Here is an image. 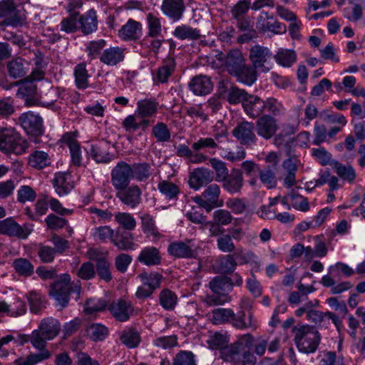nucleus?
I'll return each instance as SVG.
<instances>
[{"label": "nucleus", "instance_id": "nucleus-1", "mask_svg": "<svg viewBox=\"0 0 365 365\" xmlns=\"http://www.w3.org/2000/svg\"><path fill=\"white\" fill-rule=\"evenodd\" d=\"M61 323L53 317L43 319L37 329L34 330L29 336L31 344L41 351L31 354L26 357H21L15 361L16 365H35L51 356V353L46 349V341L56 337L61 331Z\"/></svg>", "mask_w": 365, "mask_h": 365}, {"label": "nucleus", "instance_id": "nucleus-2", "mask_svg": "<svg viewBox=\"0 0 365 365\" xmlns=\"http://www.w3.org/2000/svg\"><path fill=\"white\" fill-rule=\"evenodd\" d=\"M294 341L298 350L304 354L316 351L320 342L319 331L308 324L293 327Z\"/></svg>", "mask_w": 365, "mask_h": 365}, {"label": "nucleus", "instance_id": "nucleus-3", "mask_svg": "<svg viewBox=\"0 0 365 365\" xmlns=\"http://www.w3.org/2000/svg\"><path fill=\"white\" fill-rule=\"evenodd\" d=\"M252 314H249V320L245 319V313L240 311L235 314L232 309L217 308L212 312L211 321L215 324H223L230 323L232 326L239 329H246L248 328H255L252 322Z\"/></svg>", "mask_w": 365, "mask_h": 365}, {"label": "nucleus", "instance_id": "nucleus-4", "mask_svg": "<svg viewBox=\"0 0 365 365\" xmlns=\"http://www.w3.org/2000/svg\"><path fill=\"white\" fill-rule=\"evenodd\" d=\"M212 294H207L204 302L208 306L222 305L231 301L228 293L232 290V279L226 276H217L209 283Z\"/></svg>", "mask_w": 365, "mask_h": 365}, {"label": "nucleus", "instance_id": "nucleus-5", "mask_svg": "<svg viewBox=\"0 0 365 365\" xmlns=\"http://www.w3.org/2000/svg\"><path fill=\"white\" fill-rule=\"evenodd\" d=\"M28 148V143L13 128H0V150L21 155Z\"/></svg>", "mask_w": 365, "mask_h": 365}, {"label": "nucleus", "instance_id": "nucleus-6", "mask_svg": "<svg viewBox=\"0 0 365 365\" xmlns=\"http://www.w3.org/2000/svg\"><path fill=\"white\" fill-rule=\"evenodd\" d=\"M0 21L1 27L10 26L14 28L22 27L26 24V17L17 9L14 0L0 1Z\"/></svg>", "mask_w": 365, "mask_h": 365}, {"label": "nucleus", "instance_id": "nucleus-7", "mask_svg": "<svg viewBox=\"0 0 365 365\" xmlns=\"http://www.w3.org/2000/svg\"><path fill=\"white\" fill-rule=\"evenodd\" d=\"M81 287L78 284L73 286L68 274H63L52 284L50 294L56 300L61 308L67 306L71 292L79 293Z\"/></svg>", "mask_w": 365, "mask_h": 365}, {"label": "nucleus", "instance_id": "nucleus-8", "mask_svg": "<svg viewBox=\"0 0 365 365\" xmlns=\"http://www.w3.org/2000/svg\"><path fill=\"white\" fill-rule=\"evenodd\" d=\"M220 187L217 184H210L201 195L194 198V201L207 212H210L215 207L222 206L223 201L220 198Z\"/></svg>", "mask_w": 365, "mask_h": 365}, {"label": "nucleus", "instance_id": "nucleus-9", "mask_svg": "<svg viewBox=\"0 0 365 365\" xmlns=\"http://www.w3.org/2000/svg\"><path fill=\"white\" fill-rule=\"evenodd\" d=\"M272 56L270 50L262 46L255 45L250 49L249 58L255 69L259 72L266 73L271 69Z\"/></svg>", "mask_w": 365, "mask_h": 365}, {"label": "nucleus", "instance_id": "nucleus-10", "mask_svg": "<svg viewBox=\"0 0 365 365\" xmlns=\"http://www.w3.org/2000/svg\"><path fill=\"white\" fill-rule=\"evenodd\" d=\"M256 131L264 140L273 138L279 130L277 120L271 115L263 114L255 122Z\"/></svg>", "mask_w": 365, "mask_h": 365}, {"label": "nucleus", "instance_id": "nucleus-11", "mask_svg": "<svg viewBox=\"0 0 365 365\" xmlns=\"http://www.w3.org/2000/svg\"><path fill=\"white\" fill-rule=\"evenodd\" d=\"M131 165L120 161L111 171V182L115 189L129 185L133 178Z\"/></svg>", "mask_w": 365, "mask_h": 365}, {"label": "nucleus", "instance_id": "nucleus-12", "mask_svg": "<svg viewBox=\"0 0 365 365\" xmlns=\"http://www.w3.org/2000/svg\"><path fill=\"white\" fill-rule=\"evenodd\" d=\"M256 27L263 33L271 32L274 34H282L287 31V27L284 24L277 21L273 15L265 11L261 12L257 17Z\"/></svg>", "mask_w": 365, "mask_h": 365}, {"label": "nucleus", "instance_id": "nucleus-13", "mask_svg": "<svg viewBox=\"0 0 365 365\" xmlns=\"http://www.w3.org/2000/svg\"><path fill=\"white\" fill-rule=\"evenodd\" d=\"M115 190L116 197L123 204L134 208L140 203L142 191L137 185H128Z\"/></svg>", "mask_w": 365, "mask_h": 365}, {"label": "nucleus", "instance_id": "nucleus-14", "mask_svg": "<svg viewBox=\"0 0 365 365\" xmlns=\"http://www.w3.org/2000/svg\"><path fill=\"white\" fill-rule=\"evenodd\" d=\"M255 125L252 122L244 120L232 130V135L242 145L254 144L257 141V136L255 133Z\"/></svg>", "mask_w": 365, "mask_h": 365}, {"label": "nucleus", "instance_id": "nucleus-15", "mask_svg": "<svg viewBox=\"0 0 365 365\" xmlns=\"http://www.w3.org/2000/svg\"><path fill=\"white\" fill-rule=\"evenodd\" d=\"M19 123L29 135L38 136L43 133L42 119L38 115L24 113L19 116Z\"/></svg>", "mask_w": 365, "mask_h": 365}, {"label": "nucleus", "instance_id": "nucleus-16", "mask_svg": "<svg viewBox=\"0 0 365 365\" xmlns=\"http://www.w3.org/2000/svg\"><path fill=\"white\" fill-rule=\"evenodd\" d=\"M30 230L19 225L14 218L8 217L0 220V234L8 237H16L26 239L30 234Z\"/></svg>", "mask_w": 365, "mask_h": 365}, {"label": "nucleus", "instance_id": "nucleus-17", "mask_svg": "<svg viewBox=\"0 0 365 365\" xmlns=\"http://www.w3.org/2000/svg\"><path fill=\"white\" fill-rule=\"evenodd\" d=\"M108 310L118 321L125 322L133 314V307L130 302L119 299L108 306Z\"/></svg>", "mask_w": 365, "mask_h": 365}, {"label": "nucleus", "instance_id": "nucleus-18", "mask_svg": "<svg viewBox=\"0 0 365 365\" xmlns=\"http://www.w3.org/2000/svg\"><path fill=\"white\" fill-rule=\"evenodd\" d=\"M192 240H187L185 242H172L168 247V252L175 257L195 258L197 256V252L192 248Z\"/></svg>", "mask_w": 365, "mask_h": 365}, {"label": "nucleus", "instance_id": "nucleus-19", "mask_svg": "<svg viewBox=\"0 0 365 365\" xmlns=\"http://www.w3.org/2000/svg\"><path fill=\"white\" fill-rule=\"evenodd\" d=\"M319 305V302L317 299H315L314 302H307L295 311V315L298 317H301L303 314H306L308 321L315 324H320L325 317V313L313 309L314 307H317Z\"/></svg>", "mask_w": 365, "mask_h": 365}, {"label": "nucleus", "instance_id": "nucleus-20", "mask_svg": "<svg viewBox=\"0 0 365 365\" xmlns=\"http://www.w3.org/2000/svg\"><path fill=\"white\" fill-rule=\"evenodd\" d=\"M221 182H222V187L229 193H239L244 185L242 171L239 169H232Z\"/></svg>", "mask_w": 365, "mask_h": 365}, {"label": "nucleus", "instance_id": "nucleus-21", "mask_svg": "<svg viewBox=\"0 0 365 365\" xmlns=\"http://www.w3.org/2000/svg\"><path fill=\"white\" fill-rule=\"evenodd\" d=\"M98 19L96 11L91 9L86 13L78 16V30L83 34L88 35L97 30Z\"/></svg>", "mask_w": 365, "mask_h": 365}, {"label": "nucleus", "instance_id": "nucleus-22", "mask_svg": "<svg viewBox=\"0 0 365 365\" xmlns=\"http://www.w3.org/2000/svg\"><path fill=\"white\" fill-rule=\"evenodd\" d=\"M185 9L183 0H163L161 5L163 13L173 21L180 20Z\"/></svg>", "mask_w": 365, "mask_h": 365}, {"label": "nucleus", "instance_id": "nucleus-23", "mask_svg": "<svg viewBox=\"0 0 365 365\" xmlns=\"http://www.w3.org/2000/svg\"><path fill=\"white\" fill-rule=\"evenodd\" d=\"M214 179L213 173L207 168H197L190 175L189 185L195 190L200 189L202 185L210 183Z\"/></svg>", "mask_w": 365, "mask_h": 365}, {"label": "nucleus", "instance_id": "nucleus-24", "mask_svg": "<svg viewBox=\"0 0 365 365\" xmlns=\"http://www.w3.org/2000/svg\"><path fill=\"white\" fill-rule=\"evenodd\" d=\"M141 35L142 24L131 19L118 31L119 37L124 41L136 40Z\"/></svg>", "mask_w": 365, "mask_h": 365}, {"label": "nucleus", "instance_id": "nucleus-25", "mask_svg": "<svg viewBox=\"0 0 365 365\" xmlns=\"http://www.w3.org/2000/svg\"><path fill=\"white\" fill-rule=\"evenodd\" d=\"M189 87L194 94L205 96L210 93L213 85L210 78L204 75H198L191 79Z\"/></svg>", "mask_w": 365, "mask_h": 365}, {"label": "nucleus", "instance_id": "nucleus-26", "mask_svg": "<svg viewBox=\"0 0 365 365\" xmlns=\"http://www.w3.org/2000/svg\"><path fill=\"white\" fill-rule=\"evenodd\" d=\"M110 145L107 141H101L91 145L88 153L97 163H107L111 160L109 153Z\"/></svg>", "mask_w": 365, "mask_h": 365}, {"label": "nucleus", "instance_id": "nucleus-27", "mask_svg": "<svg viewBox=\"0 0 365 365\" xmlns=\"http://www.w3.org/2000/svg\"><path fill=\"white\" fill-rule=\"evenodd\" d=\"M125 57L124 49L118 46L109 47L100 56L101 63L113 66L123 61Z\"/></svg>", "mask_w": 365, "mask_h": 365}, {"label": "nucleus", "instance_id": "nucleus-28", "mask_svg": "<svg viewBox=\"0 0 365 365\" xmlns=\"http://www.w3.org/2000/svg\"><path fill=\"white\" fill-rule=\"evenodd\" d=\"M224 61L227 71L232 76L245 64V59L241 51L235 49L225 56Z\"/></svg>", "mask_w": 365, "mask_h": 365}, {"label": "nucleus", "instance_id": "nucleus-29", "mask_svg": "<svg viewBox=\"0 0 365 365\" xmlns=\"http://www.w3.org/2000/svg\"><path fill=\"white\" fill-rule=\"evenodd\" d=\"M14 85H19L16 96L25 98L26 104L32 105L31 101L36 94V86L28 78H25L21 81L15 82Z\"/></svg>", "mask_w": 365, "mask_h": 365}, {"label": "nucleus", "instance_id": "nucleus-30", "mask_svg": "<svg viewBox=\"0 0 365 365\" xmlns=\"http://www.w3.org/2000/svg\"><path fill=\"white\" fill-rule=\"evenodd\" d=\"M137 260L149 267L158 265L161 263L160 251L155 247H146L141 250Z\"/></svg>", "mask_w": 365, "mask_h": 365}, {"label": "nucleus", "instance_id": "nucleus-31", "mask_svg": "<svg viewBox=\"0 0 365 365\" xmlns=\"http://www.w3.org/2000/svg\"><path fill=\"white\" fill-rule=\"evenodd\" d=\"M242 107L247 115L252 118H259L263 113L262 99L257 96L248 95Z\"/></svg>", "mask_w": 365, "mask_h": 365}, {"label": "nucleus", "instance_id": "nucleus-32", "mask_svg": "<svg viewBox=\"0 0 365 365\" xmlns=\"http://www.w3.org/2000/svg\"><path fill=\"white\" fill-rule=\"evenodd\" d=\"M254 352L262 356L264 354L267 348L269 352H275L278 351L280 344L279 339L275 338L272 341H269L267 338L259 337L254 341Z\"/></svg>", "mask_w": 365, "mask_h": 365}, {"label": "nucleus", "instance_id": "nucleus-33", "mask_svg": "<svg viewBox=\"0 0 365 365\" xmlns=\"http://www.w3.org/2000/svg\"><path fill=\"white\" fill-rule=\"evenodd\" d=\"M175 68V62L173 58L165 59L163 64L156 70L154 81L158 83H166L173 74Z\"/></svg>", "mask_w": 365, "mask_h": 365}, {"label": "nucleus", "instance_id": "nucleus-34", "mask_svg": "<svg viewBox=\"0 0 365 365\" xmlns=\"http://www.w3.org/2000/svg\"><path fill=\"white\" fill-rule=\"evenodd\" d=\"M158 103L153 99H144L137 103L135 113L142 118L155 115L158 110Z\"/></svg>", "mask_w": 365, "mask_h": 365}, {"label": "nucleus", "instance_id": "nucleus-35", "mask_svg": "<svg viewBox=\"0 0 365 365\" xmlns=\"http://www.w3.org/2000/svg\"><path fill=\"white\" fill-rule=\"evenodd\" d=\"M257 71L253 66L245 63L232 76L236 77L239 82L250 86L257 80Z\"/></svg>", "mask_w": 365, "mask_h": 365}, {"label": "nucleus", "instance_id": "nucleus-36", "mask_svg": "<svg viewBox=\"0 0 365 365\" xmlns=\"http://www.w3.org/2000/svg\"><path fill=\"white\" fill-rule=\"evenodd\" d=\"M63 140L70 149L73 165L77 167L80 166L81 165V152L79 144L71 133L65 134L63 136Z\"/></svg>", "mask_w": 365, "mask_h": 365}, {"label": "nucleus", "instance_id": "nucleus-37", "mask_svg": "<svg viewBox=\"0 0 365 365\" xmlns=\"http://www.w3.org/2000/svg\"><path fill=\"white\" fill-rule=\"evenodd\" d=\"M71 176L66 173H58L53 180V185L59 196L68 194L73 188V182L70 180Z\"/></svg>", "mask_w": 365, "mask_h": 365}, {"label": "nucleus", "instance_id": "nucleus-38", "mask_svg": "<svg viewBox=\"0 0 365 365\" xmlns=\"http://www.w3.org/2000/svg\"><path fill=\"white\" fill-rule=\"evenodd\" d=\"M321 284L325 287H331V292L333 294H338L344 291L351 289L353 286L349 282H343L339 284H336L334 277L331 274H327L322 277Z\"/></svg>", "mask_w": 365, "mask_h": 365}, {"label": "nucleus", "instance_id": "nucleus-39", "mask_svg": "<svg viewBox=\"0 0 365 365\" xmlns=\"http://www.w3.org/2000/svg\"><path fill=\"white\" fill-rule=\"evenodd\" d=\"M221 357L227 362L239 363L242 359L241 348L239 343L235 342L223 348L221 351Z\"/></svg>", "mask_w": 365, "mask_h": 365}, {"label": "nucleus", "instance_id": "nucleus-40", "mask_svg": "<svg viewBox=\"0 0 365 365\" xmlns=\"http://www.w3.org/2000/svg\"><path fill=\"white\" fill-rule=\"evenodd\" d=\"M333 168L337 175L349 183H353L356 178L355 170L351 165H345L338 161L333 163Z\"/></svg>", "mask_w": 365, "mask_h": 365}, {"label": "nucleus", "instance_id": "nucleus-41", "mask_svg": "<svg viewBox=\"0 0 365 365\" xmlns=\"http://www.w3.org/2000/svg\"><path fill=\"white\" fill-rule=\"evenodd\" d=\"M12 266L15 272L21 277H30L34 272V266L26 258L15 259L12 262Z\"/></svg>", "mask_w": 365, "mask_h": 365}, {"label": "nucleus", "instance_id": "nucleus-42", "mask_svg": "<svg viewBox=\"0 0 365 365\" xmlns=\"http://www.w3.org/2000/svg\"><path fill=\"white\" fill-rule=\"evenodd\" d=\"M6 67L9 76L14 79L22 78L26 74L25 62L21 58L10 61L8 62Z\"/></svg>", "mask_w": 365, "mask_h": 365}, {"label": "nucleus", "instance_id": "nucleus-43", "mask_svg": "<svg viewBox=\"0 0 365 365\" xmlns=\"http://www.w3.org/2000/svg\"><path fill=\"white\" fill-rule=\"evenodd\" d=\"M282 168L286 173V176L284 180V185L287 187H290L296 182L297 166L292 159L289 158L282 163Z\"/></svg>", "mask_w": 365, "mask_h": 365}, {"label": "nucleus", "instance_id": "nucleus-44", "mask_svg": "<svg viewBox=\"0 0 365 365\" xmlns=\"http://www.w3.org/2000/svg\"><path fill=\"white\" fill-rule=\"evenodd\" d=\"M173 34L180 40H197L200 37L199 30L184 24L177 26L174 30Z\"/></svg>", "mask_w": 365, "mask_h": 365}, {"label": "nucleus", "instance_id": "nucleus-45", "mask_svg": "<svg viewBox=\"0 0 365 365\" xmlns=\"http://www.w3.org/2000/svg\"><path fill=\"white\" fill-rule=\"evenodd\" d=\"M140 340V335L135 329L130 328L125 329L120 334V341L130 349L137 347Z\"/></svg>", "mask_w": 365, "mask_h": 365}, {"label": "nucleus", "instance_id": "nucleus-46", "mask_svg": "<svg viewBox=\"0 0 365 365\" xmlns=\"http://www.w3.org/2000/svg\"><path fill=\"white\" fill-rule=\"evenodd\" d=\"M274 58L280 66L290 67L296 61L297 55L292 50L280 48Z\"/></svg>", "mask_w": 365, "mask_h": 365}, {"label": "nucleus", "instance_id": "nucleus-47", "mask_svg": "<svg viewBox=\"0 0 365 365\" xmlns=\"http://www.w3.org/2000/svg\"><path fill=\"white\" fill-rule=\"evenodd\" d=\"M216 264L219 269V271L225 273H232L237 267V262L234 257V255H227L222 257H220L216 260Z\"/></svg>", "mask_w": 365, "mask_h": 365}, {"label": "nucleus", "instance_id": "nucleus-48", "mask_svg": "<svg viewBox=\"0 0 365 365\" xmlns=\"http://www.w3.org/2000/svg\"><path fill=\"white\" fill-rule=\"evenodd\" d=\"M29 164L33 168L42 169L50 164V158L46 153L36 150L30 155Z\"/></svg>", "mask_w": 365, "mask_h": 365}, {"label": "nucleus", "instance_id": "nucleus-49", "mask_svg": "<svg viewBox=\"0 0 365 365\" xmlns=\"http://www.w3.org/2000/svg\"><path fill=\"white\" fill-rule=\"evenodd\" d=\"M133 178L140 182L147 180L150 176V165L148 163H134L131 165Z\"/></svg>", "mask_w": 365, "mask_h": 365}, {"label": "nucleus", "instance_id": "nucleus-50", "mask_svg": "<svg viewBox=\"0 0 365 365\" xmlns=\"http://www.w3.org/2000/svg\"><path fill=\"white\" fill-rule=\"evenodd\" d=\"M262 105L263 112L266 111L273 117L280 115L284 109L282 103L274 97H269L262 100Z\"/></svg>", "mask_w": 365, "mask_h": 365}, {"label": "nucleus", "instance_id": "nucleus-51", "mask_svg": "<svg viewBox=\"0 0 365 365\" xmlns=\"http://www.w3.org/2000/svg\"><path fill=\"white\" fill-rule=\"evenodd\" d=\"M30 310L34 314H38L46 307L45 299L36 292H30L27 295Z\"/></svg>", "mask_w": 365, "mask_h": 365}, {"label": "nucleus", "instance_id": "nucleus-52", "mask_svg": "<svg viewBox=\"0 0 365 365\" xmlns=\"http://www.w3.org/2000/svg\"><path fill=\"white\" fill-rule=\"evenodd\" d=\"M143 284L155 291L159 288L163 279V276L157 272H144L139 274Z\"/></svg>", "mask_w": 365, "mask_h": 365}, {"label": "nucleus", "instance_id": "nucleus-53", "mask_svg": "<svg viewBox=\"0 0 365 365\" xmlns=\"http://www.w3.org/2000/svg\"><path fill=\"white\" fill-rule=\"evenodd\" d=\"M159 300L160 305L165 309L173 310L177 304L178 297L174 292L166 289L160 292Z\"/></svg>", "mask_w": 365, "mask_h": 365}, {"label": "nucleus", "instance_id": "nucleus-54", "mask_svg": "<svg viewBox=\"0 0 365 365\" xmlns=\"http://www.w3.org/2000/svg\"><path fill=\"white\" fill-rule=\"evenodd\" d=\"M75 81L79 89H85L88 86V74L84 63L78 64L74 70Z\"/></svg>", "mask_w": 365, "mask_h": 365}, {"label": "nucleus", "instance_id": "nucleus-55", "mask_svg": "<svg viewBox=\"0 0 365 365\" xmlns=\"http://www.w3.org/2000/svg\"><path fill=\"white\" fill-rule=\"evenodd\" d=\"M211 167L214 169L215 173V180L217 182H222L229 175L228 168L226 164L215 158L209 160Z\"/></svg>", "mask_w": 365, "mask_h": 365}, {"label": "nucleus", "instance_id": "nucleus-56", "mask_svg": "<svg viewBox=\"0 0 365 365\" xmlns=\"http://www.w3.org/2000/svg\"><path fill=\"white\" fill-rule=\"evenodd\" d=\"M111 242L120 250H132L135 249V243L133 242V236L132 234L128 235H115L111 239Z\"/></svg>", "mask_w": 365, "mask_h": 365}, {"label": "nucleus", "instance_id": "nucleus-57", "mask_svg": "<svg viewBox=\"0 0 365 365\" xmlns=\"http://www.w3.org/2000/svg\"><path fill=\"white\" fill-rule=\"evenodd\" d=\"M152 134L160 143L168 142L171 138L170 131L167 125L162 122H159L153 126Z\"/></svg>", "mask_w": 365, "mask_h": 365}, {"label": "nucleus", "instance_id": "nucleus-58", "mask_svg": "<svg viewBox=\"0 0 365 365\" xmlns=\"http://www.w3.org/2000/svg\"><path fill=\"white\" fill-rule=\"evenodd\" d=\"M248 93L245 92L244 90L237 88V86H231L227 91V100L231 104H237L242 103L243 105V101H245V99L248 96Z\"/></svg>", "mask_w": 365, "mask_h": 365}, {"label": "nucleus", "instance_id": "nucleus-59", "mask_svg": "<svg viewBox=\"0 0 365 365\" xmlns=\"http://www.w3.org/2000/svg\"><path fill=\"white\" fill-rule=\"evenodd\" d=\"M158 188L160 192L168 199L176 198L180 193V188L177 185L168 180H163L158 183Z\"/></svg>", "mask_w": 365, "mask_h": 365}, {"label": "nucleus", "instance_id": "nucleus-60", "mask_svg": "<svg viewBox=\"0 0 365 365\" xmlns=\"http://www.w3.org/2000/svg\"><path fill=\"white\" fill-rule=\"evenodd\" d=\"M110 267V264L105 257L97 259L96 272L101 279L107 282L112 279Z\"/></svg>", "mask_w": 365, "mask_h": 365}, {"label": "nucleus", "instance_id": "nucleus-61", "mask_svg": "<svg viewBox=\"0 0 365 365\" xmlns=\"http://www.w3.org/2000/svg\"><path fill=\"white\" fill-rule=\"evenodd\" d=\"M61 31L67 34L75 33L78 30V15L69 14L61 22Z\"/></svg>", "mask_w": 365, "mask_h": 365}, {"label": "nucleus", "instance_id": "nucleus-62", "mask_svg": "<svg viewBox=\"0 0 365 365\" xmlns=\"http://www.w3.org/2000/svg\"><path fill=\"white\" fill-rule=\"evenodd\" d=\"M148 36L155 38L161 34L162 26L160 19L154 14L149 13L147 15Z\"/></svg>", "mask_w": 365, "mask_h": 365}, {"label": "nucleus", "instance_id": "nucleus-63", "mask_svg": "<svg viewBox=\"0 0 365 365\" xmlns=\"http://www.w3.org/2000/svg\"><path fill=\"white\" fill-rule=\"evenodd\" d=\"M115 220L122 227L127 230H133L136 227V221L130 213L118 212L115 215Z\"/></svg>", "mask_w": 365, "mask_h": 365}, {"label": "nucleus", "instance_id": "nucleus-64", "mask_svg": "<svg viewBox=\"0 0 365 365\" xmlns=\"http://www.w3.org/2000/svg\"><path fill=\"white\" fill-rule=\"evenodd\" d=\"M173 365H196L191 351H180L173 359Z\"/></svg>", "mask_w": 365, "mask_h": 365}]
</instances>
